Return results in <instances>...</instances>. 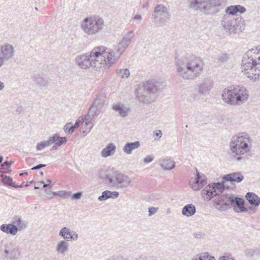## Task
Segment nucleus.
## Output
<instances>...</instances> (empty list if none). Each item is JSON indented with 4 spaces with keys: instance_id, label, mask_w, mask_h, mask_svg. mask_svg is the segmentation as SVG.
<instances>
[{
    "instance_id": "8",
    "label": "nucleus",
    "mask_w": 260,
    "mask_h": 260,
    "mask_svg": "<svg viewBox=\"0 0 260 260\" xmlns=\"http://www.w3.org/2000/svg\"><path fill=\"white\" fill-rule=\"evenodd\" d=\"M104 26V20L98 15L84 18L81 24L82 29L88 36H93L98 34L102 30Z\"/></svg>"
},
{
    "instance_id": "44",
    "label": "nucleus",
    "mask_w": 260,
    "mask_h": 260,
    "mask_svg": "<svg viewBox=\"0 0 260 260\" xmlns=\"http://www.w3.org/2000/svg\"><path fill=\"white\" fill-rule=\"evenodd\" d=\"M13 162L6 161L1 165V167L3 169L6 170L10 168Z\"/></svg>"
},
{
    "instance_id": "57",
    "label": "nucleus",
    "mask_w": 260,
    "mask_h": 260,
    "mask_svg": "<svg viewBox=\"0 0 260 260\" xmlns=\"http://www.w3.org/2000/svg\"><path fill=\"white\" fill-rule=\"evenodd\" d=\"M28 175V173L27 172H25V173H21L19 174V175L20 176H23L24 175Z\"/></svg>"
},
{
    "instance_id": "53",
    "label": "nucleus",
    "mask_w": 260,
    "mask_h": 260,
    "mask_svg": "<svg viewBox=\"0 0 260 260\" xmlns=\"http://www.w3.org/2000/svg\"><path fill=\"white\" fill-rule=\"evenodd\" d=\"M218 260H234V259L232 258H230L228 256H220Z\"/></svg>"
},
{
    "instance_id": "59",
    "label": "nucleus",
    "mask_w": 260,
    "mask_h": 260,
    "mask_svg": "<svg viewBox=\"0 0 260 260\" xmlns=\"http://www.w3.org/2000/svg\"><path fill=\"white\" fill-rule=\"evenodd\" d=\"M3 160V157L2 156H0V164L2 163Z\"/></svg>"
},
{
    "instance_id": "56",
    "label": "nucleus",
    "mask_w": 260,
    "mask_h": 260,
    "mask_svg": "<svg viewBox=\"0 0 260 260\" xmlns=\"http://www.w3.org/2000/svg\"><path fill=\"white\" fill-rule=\"evenodd\" d=\"M48 182H49L48 183H47V184H44V185H43V187L44 188L47 187L50 184V183H51V181H50V180H48Z\"/></svg>"
},
{
    "instance_id": "40",
    "label": "nucleus",
    "mask_w": 260,
    "mask_h": 260,
    "mask_svg": "<svg viewBox=\"0 0 260 260\" xmlns=\"http://www.w3.org/2000/svg\"><path fill=\"white\" fill-rule=\"evenodd\" d=\"M50 146L49 139L47 141H43L38 143L36 146V149L37 151H41L46 147Z\"/></svg>"
},
{
    "instance_id": "62",
    "label": "nucleus",
    "mask_w": 260,
    "mask_h": 260,
    "mask_svg": "<svg viewBox=\"0 0 260 260\" xmlns=\"http://www.w3.org/2000/svg\"><path fill=\"white\" fill-rule=\"evenodd\" d=\"M22 108V107H21V106H20V107H18V108L17 109V111H19H19H20V110H21Z\"/></svg>"
},
{
    "instance_id": "18",
    "label": "nucleus",
    "mask_w": 260,
    "mask_h": 260,
    "mask_svg": "<svg viewBox=\"0 0 260 260\" xmlns=\"http://www.w3.org/2000/svg\"><path fill=\"white\" fill-rule=\"evenodd\" d=\"M206 180L205 179L204 177L200 175L199 172L196 170V177L195 181L190 183V187L194 190L200 189L205 184Z\"/></svg>"
},
{
    "instance_id": "27",
    "label": "nucleus",
    "mask_w": 260,
    "mask_h": 260,
    "mask_svg": "<svg viewBox=\"0 0 260 260\" xmlns=\"http://www.w3.org/2000/svg\"><path fill=\"white\" fill-rule=\"evenodd\" d=\"M116 150V146L113 143L109 144L101 151V155L103 157H107L109 156L113 155Z\"/></svg>"
},
{
    "instance_id": "2",
    "label": "nucleus",
    "mask_w": 260,
    "mask_h": 260,
    "mask_svg": "<svg viewBox=\"0 0 260 260\" xmlns=\"http://www.w3.org/2000/svg\"><path fill=\"white\" fill-rule=\"evenodd\" d=\"M104 46H98L93 48L90 53L78 55L75 62L81 69H86L90 67L98 71H102L110 67L108 59L104 54Z\"/></svg>"
},
{
    "instance_id": "41",
    "label": "nucleus",
    "mask_w": 260,
    "mask_h": 260,
    "mask_svg": "<svg viewBox=\"0 0 260 260\" xmlns=\"http://www.w3.org/2000/svg\"><path fill=\"white\" fill-rule=\"evenodd\" d=\"M63 130L69 134H72L75 131L71 122L67 123L63 127Z\"/></svg>"
},
{
    "instance_id": "5",
    "label": "nucleus",
    "mask_w": 260,
    "mask_h": 260,
    "mask_svg": "<svg viewBox=\"0 0 260 260\" xmlns=\"http://www.w3.org/2000/svg\"><path fill=\"white\" fill-rule=\"evenodd\" d=\"M252 146V140L246 133H239L231 139L230 148L233 156L237 160H240L242 156L248 153Z\"/></svg>"
},
{
    "instance_id": "21",
    "label": "nucleus",
    "mask_w": 260,
    "mask_h": 260,
    "mask_svg": "<svg viewBox=\"0 0 260 260\" xmlns=\"http://www.w3.org/2000/svg\"><path fill=\"white\" fill-rule=\"evenodd\" d=\"M213 82L211 79L205 78L203 82L199 86L198 91L201 94H204L211 89Z\"/></svg>"
},
{
    "instance_id": "22",
    "label": "nucleus",
    "mask_w": 260,
    "mask_h": 260,
    "mask_svg": "<svg viewBox=\"0 0 260 260\" xmlns=\"http://www.w3.org/2000/svg\"><path fill=\"white\" fill-rule=\"evenodd\" d=\"M246 9L241 5H234L230 6L226 8L225 15H229L232 16H236L238 13H243L246 11Z\"/></svg>"
},
{
    "instance_id": "19",
    "label": "nucleus",
    "mask_w": 260,
    "mask_h": 260,
    "mask_svg": "<svg viewBox=\"0 0 260 260\" xmlns=\"http://www.w3.org/2000/svg\"><path fill=\"white\" fill-rule=\"evenodd\" d=\"M206 0H188L189 7L194 10L204 13Z\"/></svg>"
},
{
    "instance_id": "16",
    "label": "nucleus",
    "mask_w": 260,
    "mask_h": 260,
    "mask_svg": "<svg viewBox=\"0 0 260 260\" xmlns=\"http://www.w3.org/2000/svg\"><path fill=\"white\" fill-rule=\"evenodd\" d=\"M230 208L233 207L236 212H243L247 211L244 207V202L243 200L237 197L231 196Z\"/></svg>"
},
{
    "instance_id": "61",
    "label": "nucleus",
    "mask_w": 260,
    "mask_h": 260,
    "mask_svg": "<svg viewBox=\"0 0 260 260\" xmlns=\"http://www.w3.org/2000/svg\"><path fill=\"white\" fill-rule=\"evenodd\" d=\"M31 182H30L29 183H27L26 184H25L24 185V187H27V186H28L29 185V184H31Z\"/></svg>"
},
{
    "instance_id": "45",
    "label": "nucleus",
    "mask_w": 260,
    "mask_h": 260,
    "mask_svg": "<svg viewBox=\"0 0 260 260\" xmlns=\"http://www.w3.org/2000/svg\"><path fill=\"white\" fill-rule=\"evenodd\" d=\"M154 158V157L152 155H148L145 157L144 159V161L145 164H149L152 161Z\"/></svg>"
},
{
    "instance_id": "24",
    "label": "nucleus",
    "mask_w": 260,
    "mask_h": 260,
    "mask_svg": "<svg viewBox=\"0 0 260 260\" xmlns=\"http://www.w3.org/2000/svg\"><path fill=\"white\" fill-rule=\"evenodd\" d=\"M0 230L4 233L14 236L17 234L18 228L13 224L9 223L1 225Z\"/></svg>"
},
{
    "instance_id": "42",
    "label": "nucleus",
    "mask_w": 260,
    "mask_h": 260,
    "mask_svg": "<svg viewBox=\"0 0 260 260\" xmlns=\"http://www.w3.org/2000/svg\"><path fill=\"white\" fill-rule=\"evenodd\" d=\"M110 198V191L106 190L102 192V195L99 197L98 200L100 201H103Z\"/></svg>"
},
{
    "instance_id": "55",
    "label": "nucleus",
    "mask_w": 260,
    "mask_h": 260,
    "mask_svg": "<svg viewBox=\"0 0 260 260\" xmlns=\"http://www.w3.org/2000/svg\"><path fill=\"white\" fill-rule=\"evenodd\" d=\"M5 85L4 83L0 81V91L3 90L4 89Z\"/></svg>"
},
{
    "instance_id": "48",
    "label": "nucleus",
    "mask_w": 260,
    "mask_h": 260,
    "mask_svg": "<svg viewBox=\"0 0 260 260\" xmlns=\"http://www.w3.org/2000/svg\"><path fill=\"white\" fill-rule=\"evenodd\" d=\"M46 167V165H44V164H40V165H38L35 167H32L31 170H39V169H41L43 168H44Z\"/></svg>"
},
{
    "instance_id": "47",
    "label": "nucleus",
    "mask_w": 260,
    "mask_h": 260,
    "mask_svg": "<svg viewBox=\"0 0 260 260\" xmlns=\"http://www.w3.org/2000/svg\"><path fill=\"white\" fill-rule=\"evenodd\" d=\"M110 198L116 199L118 197L119 193L117 191H110Z\"/></svg>"
},
{
    "instance_id": "33",
    "label": "nucleus",
    "mask_w": 260,
    "mask_h": 260,
    "mask_svg": "<svg viewBox=\"0 0 260 260\" xmlns=\"http://www.w3.org/2000/svg\"><path fill=\"white\" fill-rule=\"evenodd\" d=\"M143 88L145 90L150 93H154L157 90L156 85L153 81L146 82L143 85Z\"/></svg>"
},
{
    "instance_id": "52",
    "label": "nucleus",
    "mask_w": 260,
    "mask_h": 260,
    "mask_svg": "<svg viewBox=\"0 0 260 260\" xmlns=\"http://www.w3.org/2000/svg\"><path fill=\"white\" fill-rule=\"evenodd\" d=\"M66 192L64 191H59V192H54L53 193L54 196H58L59 197H62L65 194Z\"/></svg>"
},
{
    "instance_id": "46",
    "label": "nucleus",
    "mask_w": 260,
    "mask_h": 260,
    "mask_svg": "<svg viewBox=\"0 0 260 260\" xmlns=\"http://www.w3.org/2000/svg\"><path fill=\"white\" fill-rule=\"evenodd\" d=\"M84 122V118H82L81 119H78L75 122V124L73 125V127L74 129V130L76 129V128H77L79 125H80V123L81 122Z\"/></svg>"
},
{
    "instance_id": "15",
    "label": "nucleus",
    "mask_w": 260,
    "mask_h": 260,
    "mask_svg": "<svg viewBox=\"0 0 260 260\" xmlns=\"http://www.w3.org/2000/svg\"><path fill=\"white\" fill-rule=\"evenodd\" d=\"M59 236L67 242L72 240L76 241L78 239L77 233L74 231H72L67 227H63L59 231Z\"/></svg>"
},
{
    "instance_id": "10",
    "label": "nucleus",
    "mask_w": 260,
    "mask_h": 260,
    "mask_svg": "<svg viewBox=\"0 0 260 260\" xmlns=\"http://www.w3.org/2000/svg\"><path fill=\"white\" fill-rule=\"evenodd\" d=\"M14 46L8 43H5L0 46V63L3 66L6 61L12 59L15 56Z\"/></svg>"
},
{
    "instance_id": "20",
    "label": "nucleus",
    "mask_w": 260,
    "mask_h": 260,
    "mask_svg": "<svg viewBox=\"0 0 260 260\" xmlns=\"http://www.w3.org/2000/svg\"><path fill=\"white\" fill-rule=\"evenodd\" d=\"M33 80L35 84L41 89L43 88H46L48 85L49 78L47 77L37 74L34 75Z\"/></svg>"
},
{
    "instance_id": "51",
    "label": "nucleus",
    "mask_w": 260,
    "mask_h": 260,
    "mask_svg": "<svg viewBox=\"0 0 260 260\" xmlns=\"http://www.w3.org/2000/svg\"><path fill=\"white\" fill-rule=\"evenodd\" d=\"M194 237L197 239L202 238L204 234L202 232H198L193 234Z\"/></svg>"
},
{
    "instance_id": "38",
    "label": "nucleus",
    "mask_w": 260,
    "mask_h": 260,
    "mask_svg": "<svg viewBox=\"0 0 260 260\" xmlns=\"http://www.w3.org/2000/svg\"><path fill=\"white\" fill-rule=\"evenodd\" d=\"M116 74L121 78H127L129 75V71L127 69H118L116 71Z\"/></svg>"
},
{
    "instance_id": "49",
    "label": "nucleus",
    "mask_w": 260,
    "mask_h": 260,
    "mask_svg": "<svg viewBox=\"0 0 260 260\" xmlns=\"http://www.w3.org/2000/svg\"><path fill=\"white\" fill-rule=\"evenodd\" d=\"M81 196H82V193L80 192H78L74 193L73 194L72 198L74 200H78V199H80Z\"/></svg>"
},
{
    "instance_id": "7",
    "label": "nucleus",
    "mask_w": 260,
    "mask_h": 260,
    "mask_svg": "<svg viewBox=\"0 0 260 260\" xmlns=\"http://www.w3.org/2000/svg\"><path fill=\"white\" fill-rule=\"evenodd\" d=\"M248 96L246 89L240 86L225 88L222 93L223 100L231 105H240L245 103Z\"/></svg>"
},
{
    "instance_id": "32",
    "label": "nucleus",
    "mask_w": 260,
    "mask_h": 260,
    "mask_svg": "<svg viewBox=\"0 0 260 260\" xmlns=\"http://www.w3.org/2000/svg\"><path fill=\"white\" fill-rule=\"evenodd\" d=\"M191 260H216V259L208 252H203L195 255Z\"/></svg>"
},
{
    "instance_id": "36",
    "label": "nucleus",
    "mask_w": 260,
    "mask_h": 260,
    "mask_svg": "<svg viewBox=\"0 0 260 260\" xmlns=\"http://www.w3.org/2000/svg\"><path fill=\"white\" fill-rule=\"evenodd\" d=\"M229 54L223 52H220L216 57L217 62L220 64H223L229 60Z\"/></svg>"
},
{
    "instance_id": "26",
    "label": "nucleus",
    "mask_w": 260,
    "mask_h": 260,
    "mask_svg": "<svg viewBox=\"0 0 260 260\" xmlns=\"http://www.w3.org/2000/svg\"><path fill=\"white\" fill-rule=\"evenodd\" d=\"M50 145L54 144L57 147H59L63 144H66L67 139L66 137H59L58 135H54L50 137L49 138Z\"/></svg>"
},
{
    "instance_id": "25",
    "label": "nucleus",
    "mask_w": 260,
    "mask_h": 260,
    "mask_svg": "<svg viewBox=\"0 0 260 260\" xmlns=\"http://www.w3.org/2000/svg\"><path fill=\"white\" fill-rule=\"evenodd\" d=\"M244 178L243 175L239 173H233L224 175L223 179L231 182H240Z\"/></svg>"
},
{
    "instance_id": "34",
    "label": "nucleus",
    "mask_w": 260,
    "mask_h": 260,
    "mask_svg": "<svg viewBox=\"0 0 260 260\" xmlns=\"http://www.w3.org/2000/svg\"><path fill=\"white\" fill-rule=\"evenodd\" d=\"M175 166V162L169 159H164L161 164V166L165 169L167 170H172Z\"/></svg>"
},
{
    "instance_id": "63",
    "label": "nucleus",
    "mask_w": 260,
    "mask_h": 260,
    "mask_svg": "<svg viewBox=\"0 0 260 260\" xmlns=\"http://www.w3.org/2000/svg\"><path fill=\"white\" fill-rule=\"evenodd\" d=\"M89 122H89V121H86L85 122V125H88V123H89Z\"/></svg>"
},
{
    "instance_id": "35",
    "label": "nucleus",
    "mask_w": 260,
    "mask_h": 260,
    "mask_svg": "<svg viewBox=\"0 0 260 260\" xmlns=\"http://www.w3.org/2000/svg\"><path fill=\"white\" fill-rule=\"evenodd\" d=\"M13 223L16 224L18 229H23L26 226L25 222L18 216H16L13 218Z\"/></svg>"
},
{
    "instance_id": "58",
    "label": "nucleus",
    "mask_w": 260,
    "mask_h": 260,
    "mask_svg": "<svg viewBox=\"0 0 260 260\" xmlns=\"http://www.w3.org/2000/svg\"><path fill=\"white\" fill-rule=\"evenodd\" d=\"M57 146L54 145L52 147V150H56V149H57Z\"/></svg>"
},
{
    "instance_id": "37",
    "label": "nucleus",
    "mask_w": 260,
    "mask_h": 260,
    "mask_svg": "<svg viewBox=\"0 0 260 260\" xmlns=\"http://www.w3.org/2000/svg\"><path fill=\"white\" fill-rule=\"evenodd\" d=\"M245 253L247 257H253L259 255L260 250L258 248H247L245 250Z\"/></svg>"
},
{
    "instance_id": "39",
    "label": "nucleus",
    "mask_w": 260,
    "mask_h": 260,
    "mask_svg": "<svg viewBox=\"0 0 260 260\" xmlns=\"http://www.w3.org/2000/svg\"><path fill=\"white\" fill-rule=\"evenodd\" d=\"M2 181L4 183L8 185L14 187V188H18V186L13 183L12 178L9 176L6 175H2Z\"/></svg>"
},
{
    "instance_id": "12",
    "label": "nucleus",
    "mask_w": 260,
    "mask_h": 260,
    "mask_svg": "<svg viewBox=\"0 0 260 260\" xmlns=\"http://www.w3.org/2000/svg\"><path fill=\"white\" fill-rule=\"evenodd\" d=\"M221 24L224 29L230 34L237 33V22L232 16L224 15Z\"/></svg>"
},
{
    "instance_id": "3",
    "label": "nucleus",
    "mask_w": 260,
    "mask_h": 260,
    "mask_svg": "<svg viewBox=\"0 0 260 260\" xmlns=\"http://www.w3.org/2000/svg\"><path fill=\"white\" fill-rule=\"evenodd\" d=\"M241 69L246 77L253 82L260 78V45L244 54Z\"/></svg>"
},
{
    "instance_id": "50",
    "label": "nucleus",
    "mask_w": 260,
    "mask_h": 260,
    "mask_svg": "<svg viewBox=\"0 0 260 260\" xmlns=\"http://www.w3.org/2000/svg\"><path fill=\"white\" fill-rule=\"evenodd\" d=\"M132 19L134 20H136L139 22H141V21L142 20V16L140 14H136L132 17Z\"/></svg>"
},
{
    "instance_id": "1",
    "label": "nucleus",
    "mask_w": 260,
    "mask_h": 260,
    "mask_svg": "<svg viewBox=\"0 0 260 260\" xmlns=\"http://www.w3.org/2000/svg\"><path fill=\"white\" fill-rule=\"evenodd\" d=\"M175 65L178 76L185 80H193L199 77L204 66L203 61L193 55L187 57H176Z\"/></svg>"
},
{
    "instance_id": "17",
    "label": "nucleus",
    "mask_w": 260,
    "mask_h": 260,
    "mask_svg": "<svg viewBox=\"0 0 260 260\" xmlns=\"http://www.w3.org/2000/svg\"><path fill=\"white\" fill-rule=\"evenodd\" d=\"M4 253L7 256H9L11 259H17L19 255V248L15 244L10 243L6 246Z\"/></svg>"
},
{
    "instance_id": "11",
    "label": "nucleus",
    "mask_w": 260,
    "mask_h": 260,
    "mask_svg": "<svg viewBox=\"0 0 260 260\" xmlns=\"http://www.w3.org/2000/svg\"><path fill=\"white\" fill-rule=\"evenodd\" d=\"M153 17L159 23H164L170 19V13L166 7L160 4L156 6Z\"/></svg>"
},
{
    "instance_id": "23",
    "label": "nucleus",
    "mask_w": 260,
    "mask_h": 260,
    "mask_svg": "<svg viewBox=\"0 0 260 260\" xmlns=\"http://www.w3.org/2000/svg\"><path fill=\"white\" fill-rule=\"evenodd\" d=\"M112 108L117 112L119 116L122 117L127 116L130 112L129 108L125 107L123 104L120 103L113 105Z\"/></svg>"
},
{
    "instance_id": "4",
    "label": "nucleus",
    "mask_w": 260,
    "mask_h": 260,
    "mask_svg": "<svg viewBox=\"0 0 260 260\" xmlns=\"http://www.w3.org/2000/svg\"><path fill=\"white\" fill-rule=\"evenodd\" d=\"M223 183H214L207 185L203 190V197L206 201L214 199V206L223 211L230 208L231 194H222L224 190Z\"/></svg>"
},
{
    "instance_id": "30",
    "label": "nucleus",
    "mask_w": 260,
    "mask_h": 260,
    "mask_svg": "<svg viewBox=\"0 0 260 260\" xmlns=\"http://www.w3.org/2000/svg\"><path fill=\"white\" fill-rule=\"evenodd\" d=\"M196 212L195 206L192 204H187L183 207L182 214L185 216L190 217L193 215Z\"/></svg>"
},
{
    "instance_id": "29",
    "label": "nucleus",
    "mask_w": 260,
    "mask_h": 260,
    "mask_svg": "<svg viewBox=\"0 0 260 260\" xmlns=\"http://www.w3.org/2000/svg\"><path fill=\"white\" fill-rule=\"evenodd\" d=\"M246 198L251 205L258 206L260 204V198L253 192L247 193Z\"/></svg>"
},
{
    "instance_id": "9",
    "label": "nucleus",
    "mask_w": 260,
    "mask_h": 260,
    "mask_svg": "<svg viewBox=\"0 0 260 260\" xmlns=\"http://www.w3.org/2000/svg\"><path fill=\"white\" fill-rule=\"evenodd\" d=\"M107 181L109 185L117 188H126L131 183V179L128 176L118 172L107 177Z\"/></svg>"
},
{
    "instance_id": "64",
    "label": "nucleus",
    "mask_w": 260,
    "mask_h": 260,
    "mask_svg": "<svg viewBox=\"0 0 260 260\" xmlns=\"http://www.w3.org/2000/svg\"><path fill=\"white\" fill-rule=\"evenodd\" d=\"M39 187H38V186H35V189H39Z\"/></svg>"
},
{
    "instance_id": "6",
    "label": "nucleus",
    "mask_w": 260,
    "mask_h": 260,
    "mask_svg": "<svg viewBox=\"0 0 260 260\" xmlns=\"http://www.w3.org/2000/svg\"><path fill=\"white\" fill-rule=\"evenodd\" d=\"M134 37V34L133 31L128 32L123 36L114 50L104 46L105 50L104 51V54L106 56V58L108 59V64H109L110 67L117 62L121 54L130 44Z\"/></svg>"
},
{
    "instance_id": "13",
    "label": "nucleus",
    "mask_w": 260,
    "mask_h": 260,
    "mask_svg": "<svg viewBox=\"0 0 260 260\" xmlns=\"http://www.w3.org/2000/svg\"><path fill=\"white\" fill-rule=\"evenodd\" d=\"M222 0H206L205 4V14L215 13L219 9Z\"/></svg>"
},
{
    "instance_id": "54",
    "label": "nucleus",
    "mask_w": 260,
    "mask_h": 260,
    "mask_svg": "<svg viewBox=\"0 0 260 260\" xmlns=\"http://www.w3.org/2000/svg\"><path fill=\"white\" fill-rule=\"evenodd\" d=\"M155 135L157 137L158 136L159 138H161L162 134L160 130H158L155 132Z\"/></svg>"
},
{
    "instance_id": "14",
    "label": "nucleus",
    "mask_w": 260,
    "mask_h": 260,
    "mask_svg": "<svg viewBox=\"0 0 260 260\" xmlns=\"http://www.w3.org/2000/svg\"><path fill=\"white\" fill-rule=\"evenodd\" d=\"M104 105V99L102 96H99L95 99L89 109V113L93 117L99 115Z\"/></svg>"
},
{
    "instance_id": "60",
    "label": "nucleus",
    "mask_w": 260,
    "mask_h": 260,
    "mask_svg": "<svg viewBox=\"0 0 260 260\" xmlns=\"http://www.w3.org/2000/svg\"><path fill=\"white\" fill-rule=\"evenodd\" d=\"M18 186V188L19 187H24V185L23 184V183H21L19 186Z\"/></svg>"
},
{
    "instance_id": "28",
    "label": "nucleus",
    "mask_w": 260,
    "mask_h": 260,
    "mask_svg": "<svg viewBox=\"0 0 260 260\" xmlns=\"http://www.w3.org/2000/svg\"><path fill=\"white\" fill-rule=\"evenodd\" d=\"M140 146L139 141L127 143L123 148V151L127 154L132 153L133 150L138 148Z\"/></svg>"
},
{
    "instance_id": "43",
    "label": "nucleus",
    "mask_w": 260,
    "mask_h": 260,
    "mask_svg": "<svg viewBox=\"0 0 260 260\" xmlns=\"http://www.w3.org/2000/svg\"><path fill=\"white\" fill-rule=\"evenodd\" d=\"M158 210V208L157 207H150L148 209V216H151L152 215H154L155 213H156Z\"/></svg>"
},
{
    "instance_id": "31",
    "label": "nucleus",
    "mask_w": 260,
    "mask_h": 260,
    "mask_svg": "<svg viewBox=\"0 0 260 260\" xmlns=\"http://www.w3.org/2000/svg\"><path fill=\"white\" fill-rule=\"evenodd\" d=\"M69 244L68 242L62 240L59 241L56 246V251L59 254H64L68 251Z\"/></svg>"
}]
</instances>
